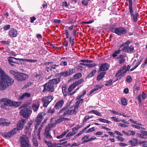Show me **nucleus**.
Here are the masks:
<instances>
[{"label": "nucleus", "instance_id": "obj_30", "mask_svg": "<svg viewBox=\"0 0 147 147\" xmlns=\"http://www.w3.org/2000/svg\"><path fill=\"white\" fill-rule=\"evenodd\" d=\"M17 60L20 61H25L30 63H34L36 62L37 61V60H33L31 59H17Z\"/></svg>", "mask_w": 147, "mask_h": 147}, {"label": "nucleus", "instance_id": "obj_21", "mask_svg": "<svg viewBox=\"0 0 147 147\" xmlns=\"http://www.w3.org/2000/svg\"><path fill=\"white\" fill-rule=\"evenodd\" d=\"M145 91H143L141 94L138 95V100L140 103L141 102V98L143 99L146 98L147 97L146 94L145 93Z\"/></svg>", "mask_w": 147, "mask_h": 147}, {"label": "nucleus", "instance_id": "obj_62", "mask_svg": "<svg viewBox=\"0 0 147 147\" xmlns=\"http://www.w3.org/2000/svg\"><path fill=\"white\" fill-rule=\"evenodd\" d=\"M45 142L48 147H51L52 145L53 144L50 142L47 141V140H45Z\"/></svg>", "mask_w": 147, "mask_h": 147}, {"label": "nucleus", "instance_id": "obj_42", "mask_svg": "<svg viewBox=\"0 0 147 147\" xmlns=\"http://www.w3.org/2000/svg\"><path fill=\"white\" fill-rule=\"evenodd\" d=\"M68 131H65L61 135L57 136V138L58 139H60L62 138L68 132Z\"/></svg>", "mask_w": 147, "mask_h": 147}, {"label": "nucleus", "instance_id": "obj_9", "mask_svg": "<svg viewBox=\"0 0 147 147\" xmlns=\"http://www.w3.org/2000/svg\"><path fill=\"white\" fill-rule=\"evenodd\" d=\"M69 106L65 105L58 112V115L60 117H65L66 115H68L69 112Z\"/></svg>", "mask_w": 147, "mask_h": 147}, {"label": "nucleus", "instance_id": "obj_20", "mask_svg": "<svg viewBox=\"0 0 147 147\" xmlns=\"http://www.w3.org/2000/svg\"><path fill=\"white\" fill-rule=\"evenodd\" d=\"M61 81V77L49 80L48 82L52 85L59 84Z\"/></svg>", "mask_w": 147, "mask_h": 147}, {"label": "nucleus", "instance_id": "obj_50", "mask_svg": "<svg viewBox=\"0 0 147 147\" xmlns=\"http://www.w3.org/2000/svg\"><path fill=\"white\" fill-rule=\"evenodd\" d=\"M132 80V78L130 76H127L126 79V81L128 83H131V82Z\"/></svg>", "mask_w": 147, "mask_h": 147}, {"label": "nucleus", "instance_id": "obj_53", "mask_svg": "<svg viewBox=\"0 0 147 147\" xmlns=\"http://www.w3.org/2000/svg\"><path fill=\"white\" fill-rule=\"evenodd\" d=\"M95 130V128L94 127H92L91 128L85 131V133L86 134L89 133L90 132H93Z\"/></svg>", "mask_w": 147, "mask_h": 147}, {"label": "nucleus", "instance_id": "obj_19", "mask_svg": "<svg viewBox=\"0 0 147 147\" xmlns=\"http://www.w3.org/2000/svg\"><path fill=\"white\" fill-rule=\"evenodd\" d=\"M140 133H138L136 134V136L141 139L146 138V136H147V131H141Z\"/></svg>", "mask_w": 147, "mask_h": 147}, {"label": "nucleus", "instance_id": "obj_36", "mask_svg": "<svg viewBox=\"0 0 147 147\" xmlns=\"http://www.w3.org/2000/svg\"><path fill=\"white\" fill-rule=\"evenodd\" d=\"M77 110H77V109H75V107H74V109L69 110V112L68 115H71L74 114L76 115L77 112Z\"/></svg>", "mask_w": 147, "mask_h": 147}, {"label": "nucleus", "instance_id": "obj_22", "mask_svg": "<svg viewBox=\"0 0 147 147\" xmlns=\"http://www.w3.org/2000/svg\"><path fill=\"white\" fill-rule=\"evenodd\" d=\"M40 102L38 101L36 102L32 105V108L34 112H36L38 111L40 107Z\"/></svg>", "mask_w": 147, "mask_h": 147}, {"label": "nucleus", "instance_id": "obj_26", "mask_svg": "<svg viewBox=\"0 0 147 147\" xmlns=\"http://www.w3.org/2000/svg\"><path fill=\"white\" fill-rule=\"evenodd\" d=\"M78 100L76 102L75 105L74 106L75 109L78 110L80 107V104L81 103L82 104L83 103V99H78Z\"/></svg>", "mask_w": 147, "mask_h": 147}, {"label": "nucleus", "instance_id": "obj_18", "mask_svg": "<svg viewBox=\"0 0 147 147\" xmlns=\"http://www.w3.org/2000/svg\"><path fill=\"white\" fill-rule=\"evenodd\" d=\"M64 104V100L63 99L58 101L55 105L54 108L56 109H59L63 107Z\"/></svg>", "mask_w": 147, "mask_h": 147}, {"label": "nucleus", "instance_id": "obj_61", "mask_svg": "<svg viewBox=\"0 0 147 147\" xmlns=\"http://www.w3.org/2000/svg\"><path fill=\"white\" fill-rule=\"evenodd\" d=\"M30 105V104L29 102H27L26 103V104H24L22 105V106L20 107V108H26L29 107H28V105Z\"/></svg>", "mask_w": 147, "mask_h": 147}, {"label": "nucleus", "instance_id": "obj_56", "mask_svg": "<svg viewBox=\"0 0 147 147\" xmlns=\"http://www.w3.org/2000/svg\"><path fill=\"white\" fill-rule=\"evenodd\" d=\"M33 143L34 145L36 147H37L38 146V143L37 140L35 139H34L33 140Z\"/></svg>", "mask_w": 147, "mask_h": 147}, {"label": "nucleus", "instance_id": "obj_7", "mask_svg": "<svg viewBox=\"0 0 147 147\" xmlns=\"http://www.w3.org/2000/svg\"><path fill=\"white\" fill-rule=\"evenodd\" d=\"M46 114L43 112L40 113H38L37 117L34 120L35 122H36L35 126V130L37 129L38 125L41 123L43 119V117Z\"/></svg>", "mask_w": 147, "mask_h": 147}, {"label": "nucleus", "instance_id": "obj_39", "mask_svg": "<svg viewBox=\"0 0 147 147\" xmlns=\"http://www.w3.org/2000/svg\"><path fill=\"white\" fill-rule=\"evenodd\" d=\"M67 142V141H65L62 143H58L57 144L54 143V144H52L51 147H61L60 146H57V145H63L66 143Z\"/></svg>", "mask_w": 147, "mask_h": 147}, {"label": "nucleus", "instance_id": "obj_12", "mask_svg": "<svg viewBox=\"0 0 147 147\" xmlns=\"http://www.w3.org/2000/svg\"><path fill=\"white\" fill-rule=\"evenodd\" d=\"M0 105L1 108L5 109H8L9 107V100L5 98L0 100Z\"/></svg>", "mask_w": 147, "mask_h": 147}, {"label": "nucleus", "instance_id": "obj_52", "mask_svg": "<svg viewBox=\"0 0 147 147\" xmlns=\"http://www.w3.org/2000/svg\"><path fill=\"white\" fill-rule=\"evenodd\" d=\"M121 102L122 104L125 106L127 105V100L125 98H123L121 99Z\"/></svg>", "mask_w": 147, "mask_h": 147}, {"label": "nucleus", "instance_id": "obj_5", "mask_svg": "<svg viewBox=\"0 0 147 147\" xmlns=\"http://www.w3.org/2000/svg\"><path fill=\"white\" fill-rule=\"evenodd\" d=\"M32 109L31 107L27 108H25L22 109L20 111V115L23 117L28 119L32 113Z\"/></svg>", "mask_w": 147, "mask_h": 147}, {"label": "nucleus", "instance_id": "obj_17", "mask_svg": "<svg viewBox=\"0 0 147 147\" xmlns=\"http://www.w3.org/2000/svg\"><path fill=\"white\" fill-rule=\"evenodd\" d=\"M109 65L107 63L102 64L99 67V71H104L107 70L109 69Z\"/></svg>", "mask_w": 147, "mask_h": 147}, {"label": "nucleus", "instance_id": "obj_37", "mask_svg": "<svg viewBox=\"0 0 147 147\" xmlns=\"http://www.w3.org/2000/svg\"><path fill=\"white\" fill-rule=\"evenodd\" d=\"M47 51L44 49H42L39 51V55H43L46 54Z\"/></svg>", "mask_w": 147, "mask_h": 147}, {"label": "nucleus", "instance_id": "obj_11", "mask_svg": "<svg viewBox=\"0 0 147 147\" xmlns=\"http://www.w3.org/2000/svg\"><path fill=\"white\" fill-rule=\"evenodd\" d=\"M44 89L42 91L43 92L46 91L52 92L54 91V85H52L49 82L43 85Z\"/></svg>", "mask_w": 147, "mask_h": 147}, {"label": "nucleus", "instance_id": "obj_31", "mask_svg": "<svg viewBox=\"0 0 147 147\" xmlns=\"http://www.w3.org/2000/svg\"><path fill=\"white\" fill-rule=\"evenodd\" d=\"M84 79H81L74 82L73 84H74V85L76 87L77 86L84 82Z\"/></svg>", "mask_w": 147, "mask_h": 147}, {"label": "nucleus", "instance_id": "obj_43", "mask_svg": "<svg viewBox=\"0 0 147 147\" xmlns=\"http://www.w3.org/2000/svg\"><path fill=\"white\" fill-rule=\"evenodd\" d=\"M55 109L54 107L53 109L50 108L48 110L47 113L52 115L55 112Z\"/></svg>", "mask_w": 147, "mask_h": 147}, {"label": "nucleus", "instance_id": "obj_27", "mask_svg": "<svg viewBox=\"0 0 147 147\" xmlns=\"http://www.w3.org/2000/svg\"><path fill=\"white\" fill-rule=\"evenodd\" d=\"M106 74V72H103L99 73L97 76V81H99L102 79L105 76Z\"/></svg>", "mask_w": 147, "mask_h": 147}, {"label": "nucleus", "instance_id": "obj_54", "mask_svg": "<svg viewBox=\"0 0 147 147\" xmlns=\"http://www.w3.org/2000/svg\"><path fill=\"white\" fill-rule=\"evenodd\" d=\"M128 136H133L135 134V132L133 131L129 130L127 131Z\"/></svg>", "mask_w": 147, "mask_h": 147}, {"label": "nucleus", "instance_id": "obj_48", "mask_svg": "<svg viewBox=\"0 0 147 147\" xmlns=\"http://www.w3.org/2000/svg\"><path fill=\"white\" fill-rule=\"evenodd\" d=\"M74 134L71 133V132H69L67 134L66 136V139L67 140H68V139H69L70 138V137L71 136L74 135Z\"/></svg>", "mask_w": 147, "mask_h": 147}, {"label": "nucleus", "instance_id": "obj_58", "mask_svg": "<svg viewBox=\"0 0 147 147\" xmlns=\"http://www.w3.org/2000/svg\"><path fill=\"white\" fill-rule=\"evenodd\" d=\"M112 80H111L109 81H107L105 86H111L112 84Z\"/></svg>", "mask_w": 147, "mask_h": 147}, {"label": "nucleus", "instance_id": "obj_34", "mask_svg": "<svg viewBox=\"0 0 147 147\" xmlns=\"http://www.w3.org/2000/svg\"><path fill=\"white\" fill-rule=\"evenodd\" d=\"M82 75L81 73H79L75 74L73 76V78L75 80L79 79L82 77Z\"/></svg>", "mask_w": 147, "mask_h": 147}, {"label": "nucleus", "instance_id": "obj_25", "mask_svg": "<svg viewBox=\"0 0 147 147\" xmlns=\"http://www.w3.org/2000/svg\"><path fill=\"white\" fill-rule=\"evenodd\" d=\"M20 105V102L12 101L10 100V106L17 107Z\"/></svg>", "mask_w": 147, "mask_h": 147}, {"label": "nucleus", "instance_id": "obj_41", "mask_svg": "<svg viewBox=\"0 0 147 147\" xmlns=\"http://www.w3.org/2000/svg\"><path fill=\"white\" fill-rule=\"evenodd\" d=\"M97 71L96 69H94L89 74L87 75V77L89 78L92 77L96 72Z\"/></svg>", "mask_w": 147, "mask_h": 147}, {"label": "nucleus", "instance_id": "obj_55", "mask_svg": "<svg viewBox=\"0 0 147 147\" xmlns=\"http://www.w3.org/2000/svg\"><path fill=\"white\" fill-rule=\"evenodd\" d=\"M139 144L144 147H147V141H140Z\"/></svg>", "mask_w": 147, "mask_h": 147}, {"label": "nucleus", "instance_id": "obj_29", "mask_svg": "<svg viewBox=\"0 0 147 147\" xmlns=\"http://www.w3.org/2000/svg\"><path fill=\"white\" fill-rule=\"evenodd\" d=\"M62 92L64 96H66L67 95H69V93L67 90V88L65 87H63L62 88Z\"/></svg>", "mask_w": 147, "mask_h": 147}, {"label": "nucleus", "instance_id": "obj_57", "mask_svg": "<svg viewBox=\"0 0 147 147\" xmlns=\"http://www.w3.org/2000/svg\"><path fill=\"white\" fill-rule=\"evenodd\" d=\"M90 1V0H82V3L85 6H87L88 4V1Z\"/></svg>", "mask_w": 147, "mask_h": 147}, {"label": "nucleus", "instance_id": "obj_10", "mask_svg": "<svg viewBox=\"0 0 147 147\" xmlns=\"http://www.w3.org/2000/svg\"><path fill=\"white\" fill-rule=\"evenodd\" d=\"M53 126V124H49L47 125L46 127L44 133L45 137L48 139H51L52 138V136H51L49 131L51 127Z\"/></svg>", "mask_w": 147, "mask_h": 147}, {"label": "nucleus", "instance_id": "obj_2", "mask_svg": "<svg viewBox=\"0 0 147 147\" xmlns=\"http://www.w3.org/2000/svg\"><path fill=\"white\" fill-rule=\"evenodd\" d=\"M10 74L14 76V78L18 81L22 82L28 78V76L24 73L20 72H16L13 70H10Z\"/></svg>", "mask_w": 147, "mask_h": 147}, {"label": "nucleus", "instance_id": "obj_46", "mask_svg": "<svg viewBox=\"0 0 147 147\" xmlns=\"http://www.w3.org/2000/svg\"><path fill=\"white\" fill-rule=\"evenodd\" d=\"M75 87L74 85V84H71L68 88V89H67V90H68V92L70 94V93L71 92V91H72L73 89Z\"/></svg>", "mask_w": 147, "mask_h": 147}, {"label": "nucleus", "instance_id": "obj_28", "mask_svg": "<svg viewBox=\"0 0 147 147\" xmlns=\"http://www.w3.org/2000/svg\"><path fill=\"white\" fill-rule=\"evenodd\" d=\"M19 131V130L17 129L16 127L14 128L12 130L10 131V137L16 134L18 131Z\"/></svg>", "mask_w": 147, "mask_h": 147}, {"label": "nucleus", "instance_id": "obj_38", "mask_svg": "<svg viewBox=\"0 0 147 147\" xmlns=\"http://www.w3.org/2000/svg\"><path fill=\"white\" fill-rule=\"evenodd\" d=\"M32 129H28L25 128V134L28 135V136H30L31 135Z\"/></svg>", "mask_w": 147, "mask_h": 147}, {"label": "nucleus", "instance_id": "obj_4", "mask_svg": "<svg viewBox=\"0 0 147 147\" xmlns=\"http://www.w3.org/2000/svg\"><path fill=\"white\" fill-rule=\"evenodd\" d=\"M20 141L21 147H31L29 140L27 136L23 135L20 136Z\"/></svg>", "mask_w": 147, "mask_h": 147}, {"label": "nucleus", "instance_id": "obj_33", "mask_svg": "<svg viewBox=\"0 0 147 147\" xmlns=\"http://www.w3.org/2000/svg\"><path fill=\"white\" fill-rule=\"evenodd\" d=\"M89 113H93L95 115H97L101 117L102 115L101 114V113H99V112H98V111H96V110H92L91 111H90L89 112Z\"/></svg>", "mask_w": 147, "mask_h": 147}, {"label": "nucleus", "instance_id": "obj_59", "mask_svg": "<svg viewBox=\"0 0 147 147\" xmlns=\"http://www.w3.org/2000/svg\"><path fill=\"white\" fill-rule=\"evenodd\" d=\"M118 61L119 64H121L125 62V58H121L118 60Z\"/></svg>", "mask_w": 147, "mask_h": 147}, {"label": "nucleus", "instance_id": "obj_6", "mask_svg": "<svg viewBox=\"0 0 147 147\" xmlns=\"http://www.w3.org/2000/svg\"><path fill=\"white\" fill-rule=\"evenodd\" d=\"M132 0H129V12L131 18L133 19L134 21L136 22L138 20V17L139 16L138 13L136 12L134 14L133 13V10L132 8Z\"/></svg>", "mask_w": 147, "mask_h": 147}, {"label": "nucleus", "instance_id": "obj_60", "mask_svg": "<svg viewBox=\"0 0 147 147\" xmlns=\"http://www.w3.org/2000/svg\"><path fill=\"white\" fill-rule=\"evenodd\" d=\"M111 118L115 122H118L121 121V119L115 117H111Z\"/></svg>", "mask_w": 147, "mask_h": 147}, {"label": "nucleus", "instance_id": "obj_16", "mask_svg": "<svg viewBox=\"0 0 147 147\" xmlns=\"http://www.w3.org/2000/svg\"><path fill=\"white\" fill-rule=\"evenodd\" d=\"M116 34L118 36H122L127 32L126 30L122 27L116 28Z\"/></svg>", "mask_w": 147, "mask_h": 147}, {"label": "nucleus", "instance_id": "obj_32", "mask_svg": "<svg viewBox=\"0 0 147 147\" xmlns=\"http://www.w3.org/2000/svg\"><path fill=\"white\" fill-rule=\"evenodd\" d=\"M82 127V126H80L79 125H77L76 127H75L72 128V131L71 132V133L74 134V135H75L77 133L76 131L78 129Z\"/></svg>", "mask_w": 147, "mask_h": 147}, {"label": "nucleus", "instance_id": "obj_47", "mask_svg": "<svg viewBox=\"0 0 147 147\" xmlns=\"http://www.w3.org/2000/svg\"><path fill=\"white\" fill-rule=\"evenodd\" d=\"M103 86H104L102 84L100 86L99 85H96L94 87V89L96 91L102 88Z\"/></svg>", "mask_w": 147, "mask_h": 147}, {"label": "nucleus", "instance_id": "obj_49", "mask_svg": "<svg viewBox=\"0 0 147 147\" xmlns=\"http://www.w3.org/2000/svg\"><path fill=\"white\" fill-rule=\"evenodd\" d=\"M16 58L15 57H10V63H16L17 62L15 61L16 60H17Z\"/></svg>", "mask_w": 147, "mask_h": 147}, {"label": "nucleus", "instance_id": "obj_8", "mask_svg": "<svg viewBox=\"0 0 147 147\" xmlns=\"http://www.w3.org/2000/svg\"><path fill=\"white\" fill-rule=\"evenodd\" d=\"M130 66L128 65L126 67V65H123L121 67L120 69L117 72L116 74V76L119 77L126 73L129 70L130 68Z\"/></svg>", "mask_w": 147, "mask_h": 147}, {"label": "nucleus", "instance_id": "obj_3", "mask_svg": "<svg viewBox=\"0 0 147 147\" xmlns=\"http://www.w3.org/2000/svg\"><path fill=\"white\" fill-rule=\"evenodd\" d=\"M131 42L129 40L127 41L124 43L121 44L119 46V49L121 48V50L125 53H131L133 52L134 47L132 45L129 46V45Z\"/></svg>", "mask_w": 147, "mask_h": 147}, {"label": "nucleus", "instance_id": "obj_63", "mask_svg": "<svg viewBox=\"0 0 147 147\" xmlns=\"http://www.w3.org/2000/svg\"><path fill=\"white\" fill-rule=\"evenodd\" d=\"M109 30L111 32L113 33H115L116 34V28H115L114 27H110L109 28Z\"/></svg>", "mask_w": 147, "mask_h": 147}, {"label": "nucleus", "instance_id": "obj_44", "mask_svg": "<svg viewBox=\"0 0 147 147\" xmlns=\"http://www.w3.org/2000/svg\"><path fill=\"white\" fill-rule=\"evenodd\" d=\"M86 93V91L85 90H83V94H81L77 97V99H81V98L83 97L84 95H85Z\"/></svg>", "mask_w": 147, "mask_h": 147}, {"label": "nucleus", "instance_id": "obj_1", "mask_svg": "<svg viewBox=\"0 0 147 147\" xmlns=\"http://www.w3.org/2000/svg\"><path fill=\"white\" fill-rule=\"evenodd\" d=\"M9 81L8 75L0 68V90H3L8 86Z\"/></svg>", "mask_w": 147, "mask_h": 147}, {"label": "nucleus", "instance_id": "obj_14", "mask_svg": "<svg viewBox=\"0 0 147 147\" xmlns=\"http://www.w3.org/2000/svg\"><path fill=\"white\" fill-rule=\"evenodd\" d=\"M53 99V97L52 95L43 97L42 98V101L43 102V106L47 107Z\"/></svg>", "mask_w": 147, "mask_h": 147}, {"label": "nucleus", "instance_id": "obj_51", "mask_svg": "<svg viewBox=\"0 0 147 147\" xmlns=\"http://www.w3.org/2000/svg\"><path fill=\"white\" fill-rule=\"evenodd\" d=\"M80 62L83 63H90L93 62L92 60H89L88 59H81L80 60Z\"/></svg>", "mask_w": 147, "mask_h": 147}, {"label": "nucleus", "instance_id": "obj_13", "mask_svg": "<svg viewBox=\"0 0 147 147\" xmlns=\"http://www.w3.org/2000/svg\"><path fill=\"white\" fill-rule=\"evenodd\" d=\"M76 70L75 68H69L68 71H65L63 72H60L59 74L60 77H67L72 74L76 72Z\"/></svg>", "mask_w": 147, "mask_h": 147}, {"label": "nucleus", "instance_id": "obj_45", "mask_svg": "<svg viewBox=\"0 0 147 147\" xmlns=\"http://www.w3.org/2000/svg\"><path fill=\"white\" fill-rule=\"evenodd\" d=\"M98 120L104 123H111L110 121L103 118H100Z\"/></svg>", "mask_w": 147, "mask_h": 147}, {"label": "nucleus", "instance_id": "obj_35", "mask_svg": "<svg viewBox=\"0 0 147 147\" xmlns=\"http://www.w3.org/2000/svg\"><path fill=\"white\" fill-rule=\"evenodd\" d=\"M33 121H30V122H28L27 125V126L25 128L28 129H30L32 130V125L33 123Z\"/></svg>", "mask_w": 147, "mask_h": 147}, {"label": "nucleus", "instance_id": "obj_40", "mask_svg": "<svg viewBox=\"0 0 147 147\" xmlns=\"http://www.w3.org/2000/svg\"><path fill=\"white\" fill-rule=\"evenodd\" d=\"M122 50L121 49H119L117 51H116L115 52H114L112 54V56L113 57H117L118 55L120 53V52L122 51Z\"/></svg>", "mask_w": 147, "mask_h": 147}, {"label": "nucleus", "instance_id": "obj_15", "mask_svg": "<svg viewBox=\"0 0 147 147\" xmlns=\"http://www.w3.org/2000/svg\"><path fill=\"white\" fill-rule=\"evenodd\" d=\"M26 122V119L23 118H22L21 120L19 121L17 124L16 128L19 131L22 130Z\"/></svg>", "mask_w": 147, "mask_h": 147}, {"label": "nucleus", "instance_id": "obj_23", "mask_svg": "<svg viewBox=\"0 0 147 147\" xmlns=\"http://www.w3.org/2000/svg\"><path fill=\"white\" fill-rule=\"evenodd\" d=\"M129 142L133 146H136L138 143V140L135 138H133L130 140Z\"/></svg>", "mask_w": 147, "mask_h": 147}, {"label": "nucleus", "instance_id": "obj_64", "mask_svg": "<svg viewBox=\"0 0 147 147\" xmlns=\"http://www.w3.org/2000/svg\"><path fill=\"white\" fill-rule=\"evenodd\" d=\"M3 136L5 137V138H9V133L7 132L3 133L2 134Z\"/></svg>", "mask_w": 147, "mask_h": 147}, {"label": "nucleus", "instance_id": "obj_24", "mask_svg": "<svg viewBox=\"0 0 147 147\" xmlns=\"http://www.w3.org/2000/svg\"><path fill=\"white\" fill-rule=\"evenodd\" d=\"M17 34V32L16 29L12 28L10 31V36L11 37H16Z\"/></svg>", "mask_w": 147, "mask_h": 147}]
</instances>
